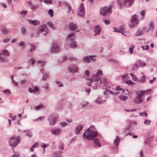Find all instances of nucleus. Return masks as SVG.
<instances>
[{
    "label": "nucleus",
    "instance_id": "1",
    "mask_svg": "<svg viewBox=\"0 0 157 157\" xmlns=\"http://www.w3.org/2000/svg\"><path fill=\"white\" fill-rule=\"evenodd\" d=\"M86 129L82 135V137L84 139L88 140H93L95 144V147H101V144L97 137L98 136V133L95 131H88Z\"/></svg>",
    "mask_w": 157,
    "mask_h": 157
},
{
    "label": "nucleus",
    "instance_id": "2",
    "mask_svg": "<svg viewBox=\"0 0 157 157\" xmlns=\"http://www.w3.org/2000/svg\"><path fill=\"white\" fill-rule=\"evenodd\" d=\"M145 93V91L141 90L136 93L137 96L134 98V102L136 104L142 103L144 101V99L143 96Z\"/></svg>",
    "mask_w": 157,
    "mask_h": 157
},
{
    "label": "nucleus",
    "instance_id": "3",
    "mask_svg": "<svg viewBox=\"0 0 157 157\" xmlns=\"http://www.w3.org/2000/svg\"><path fill=\"white\" fill-rule=\"evenodd\" d=\"M133 1L134 0H118V5L120 8L129 7L131 6Z\"/></svg>",
    "mask_w": 157,
    "mask_h": 157
},
{
    "label": "nucleus",
    "instance_id": "4",
    "mask_svg": "<svg viewBox=\"0 0 157 157\" xmlns=\"http://www.w3.org/2000/svg\"><path fill=\"white\" fill-rule=\"evenodd\" d=\"M75 33H71L67 36V40L71 41L70 47L73 48L77 47L76 42L75 41Z\"/></svg>",
    "mask_w": 157,
    "mask_h": 157
},
{
    "label": "nucleus",
    "instance_id": "5",
    "mask_svg": "<svg viewBox=\"0 0 157 157\" xmlns=\"http://www.w3.org/2000/svg\"><path fill=\"white\" fill-rule=\"evenodd\" d=\"M9 140V144L12 147H15L19 143L20 141L19 137L14 136L10 138Z\"/></svg>",
    "mask_w": 157,
    "mask_h": 157
},
{
    "label": "nucleus",
    "instance_id": "6",
    "mask_svg": "<svg viewBox=\"0 0 157 157\" xmlns=\"http://www.w3.org/2000/svg\"><path fill=\"white\" fill-rule=\"evenodd\" d=\"M146 65V63L145 62L141 60H139L135 63L133 68L134 69H137L140 67H144Z\"/></svg>",
    "mask_w": 157,
    "mask_h": 157
},
{
    "label": "nucleus",
    "instance_id": "7",
    "mask_svg": "<svg viewBox=\"0 0 157 157\" xmlns=\"http://www.w3.org/2000/svg\"><path fill=\"white\" fill-rule=\"evenodd\" d=\"M45 31V33L44 35L45 36L46 34L48 33V30L47 29L46 25L45 24L40 25L38 28L36 34L39 35L40 33H42Z\"/></svg>",
    "mask_w": 157,
    "mask_h": 157
},
{
    "label": "nucleus",
    "instance_id": "8",
    "mask_svg": "<svg viewBox=\"0 0 157 157\" xmlns=\"http://www.w3.org/2000/svg\"><path fill=\"white\" fill-rule=\"evenodd\" d=\"M100 14L103 16L109 15L111 13L110 9L109 7H103L100 10Z\"/></svg>",
    "mask_w": 157,
    "mask_h": 157
},
{
    "label": "nucleus",
    "instance_id": "9",
    "mask_svg": "<svg viewBox=\"0 0 157 157\" xmlns=\"http://www.w3.org/2000/svg\"><path fill=\"white\" fill-rule=\"evenodd\" d=\"M137 18V16L135 15L132 17L131 21V24L129 25L130 27L131 28L133 27L138 24V21Z\"/></svg>",
    "mask_w": 157,
    "mask_h": 157
},
{
    "label": "nucleus",
    "instance_id": "10",
    "mask_svg": "<svg viewBox=\"0 0 157 157\" xmlns=\"http://www.w3.org/2000/svg\"><path fill=\"white\" fill-rule=\"evenodd\" d=\"M85 13L83 3L80 4L78 11V15L81 17H83Z\"/></svg>",
    "mask_w": 157,
    "mask_h": 157
},
{
    "label": "nucleus",
    "instance_id": "11",
    "mask_svg": "<svg viewBox=\"0 0 157 157\" xmlns=\"http://www.w3.org/2000/svg\"><path fill=\"white\" fill-rule=\"evenodd\" d=\"M78 66L75 65H70L68 68V70L71 72L74 73L78 72Z\"/></svg>",
    "mask_w": 157,
    "mask_h": 157
},
{
    "label": "nucleus",
    "instance_id": "12",
    "mask_svg": "<svg viewBox=\"0 0 157 157\" xmlns=\"http://www.w3.org/2000/svg\"><path fill=\"white\" fill-rule=\"evenodd\" d=\"M51 133L56 136L59 135L62 133V130L60 128L53 129L51 130Z\"/></svg>",
    "mask_w": 157,
    "mask_h": 157
},
{
    "label": "nucleus",
    "instance_id": "13",
    "mask_svg": "<svg viewBox=\"0 0 157 157\" xmlns=\"http://www.w3.org/2000/svg\"><path fill=\"white\" fill-rule=\"evenodd\" d=\"M48 120L49 121L50 125H52L56 123V117L51 116L48 119Z\"/></svg>",
    "mask_w": 157,
    "mask_h": 157
},
{
    "label": "nucleus",
    "instance_id": "14",
    "mask_svg": "<svg viewBox=\"0 0 157 157\" xmlns=\"http://www.w3.org/2000/svg\"><path fill=\"white\" fill-rule=\"evenodd\" d=\"M59 47L56 44H54L51 48V51L53 52H59Z\"/></svg>",
    "mask_w": 157,
    "mask_h": 157
},
{
    "label": "nucleus",
    "instance_id": "15",
    "mask_svg": "<svg viewBox=\"0 0 157 157\" xmlns=\"http://www.w3.org/2000/svg\"><path fill=\"white\" fill-rule=\"evenodd\" d=\"M83 128V126L82 124H79L77 126L74 130V132L76 134H78L79 133V132L82 130Z\"/></svg>",
    "mask_w": 157,
    "mask_h": 157
},
{
    "label": "nucleus",
    "instance_id": "16",
    "mask_svg": "<svg viewBox=\"0 0 157 157\" xmlns=\"http://www.w3.org/2000/svg\"><path fill=\"white\" fill-rule=\"evenodd\" d=\"M95 33V36L99 35L101 31V28L99 25L96 26L94 28Z\"/></svg>",
    "mask_w": 157,
    "mask_h": 157
},
{
    "label": "nucleus",
    "instance_id": "17",
    "mask_svg": "<svg viewBox=\"0 0 157 157\" xmlns=\"http://www.w3.org/2000/svg\"><path fill=\"white\" fill-rule=\"evenodd\" d=\"M29 24L36 26L40 24V22L38 20H31L27 19Z\"/></svg>",
    "mask_w": 157,
    "mask_h": 157
},
{
    "label": "nucleus",
    "instance_id": "18",
    "mask_svg": "<svg viewBox=\"0 0 157 157\" xmlns=\"http://www.w3.org/2000/svg\"><path fill=\"white\" fill-rule=\"evenodd\" d=\"M1 52L2 54L6 56H9L10 54V52L6 49H4L2 50Z\"/></svg>",
    "mask_w": 157,
    "mask_h": 157
},
{
    "label": "nucleus",
    "instance_id": "19",
    "mask_svg": "<svg viewBox=\"0 0 157 157\" xmlns=\"http://www.w3.org/2000/svg\"><path fill=\"white\" fill-rule=\"evenodd\" d=\"M120 141V139L118 136H116V139L114 140V144L115 147V149L118 146V144Z\"/></svg>",
    "mask_w": 157,
    "mask_h": 157
},
{
    "label": "nucleus",
    "instance_id": "20",
    "mask_svg": "<svg viewBox=\"0 0 157 157\" xmlns=\"http://www.w3.org/2000/svg\"><path fill=\"white\" fill-rule=\"evenodd\" d=\"M105 100H102L100 98H98L95 100V102L96 103L98 104H101L105 102Z\"/></svg>",
    "mask_w": 157,
    "mask_h": 157
},
{
    "label": "nucleus",
    "instance_id": "21",
    "mask_svg": "<svg viewBox=\"0 0 157 157\" xmlns=\"http://www.w3.org/2000/svg\"><path fill=\"white\" fill-rule=\"evenodd\" d=\"M119 98L121 101H125L127 100L128 97L126 96L121 95L119 96Z\"/></svg>",
    "mask_w": 157,
    "mask_h": 157
},
{
    "label": "nucleus",
    "instance_id": "22",
    "mask_svg": "<svg viewBox=\"0 0 157 157\" xmlns=\"http://www.w3.org/2000/svg\"><path fill=\"white\" fill-rule=\"evenodd\" d=\"M69 26V29L71 30H74L76 28L75 25L72 22L70 23Z\"/></svg>",
    "mask_w": 157,
    "mask_h": 157
},
{
    "label": "nucleus",
    "instance_id": "23",
    "mask_svg": "<svg viewBox=\"0 0 157 157\" xmlns=\"http://www.w3.org/2000/svg\"><path fill=\"white\" fill-rule=\"evenodd\" d=\"M144 33V31L141 29H139L136 33L135 36H139L142 35Z\"/></svg>",
    "mask_w": 157,
    "mask_h": 157
},
{
    "label": "nucleus",
    "instance_id": "24",
    "mask_svg": "<svg viewBox=\"0 0 157 157\" xmlns=\"http://www.w3.org/2000/svg\"><path fill=\"white\" fill-rule=\"evenodd\" d=\"M149 29L150 31H152L154 28V23L153 21L151 22L149 25Z\"/></svg>",
    "mask_w": 157,
    "mask_h": 157
},
{
    "label": "nucleus",
    "instance_id": "25",
    "mask_svg": "<svg viewBox=\"0 0 157 157\" xmlns=\"http://www.w3.org/2000/svg\"><path fill=\"white\" fill-rule=\"evenodd\" d=\"M115 90L116 91H118L119 90H122V93H124L125 91H126L127 93L128 92V90H127L123 89H122L121 88V87H120V86H119L116 87L115 88Z\"/></svg>",
    "mask_w": 157,
    "mask_h": 157
},
{
    "label": "nucleus",
    "instance_id": "26",
    "mask_svg": "<svg viewBox=\"0 0 157 157\" xmlns=\"http://www.w3.org/2000/svg\"><path fill=\"white\" fill-rule=\"evenodd\" d=\"M48 76V75L47 73H44L43 75L42 79L44 81H45L47 80Z\"/></svg>",
    "mask_w": 157,
    "mask_h": 157
},
{
    "label": "nucleus",
    "instance_id": "27",
    "mask_svg": "<svg viewBox=\"0 0 157 157\" xmlns=\"http://www.w3.org/2000/svg\"><path fill=\"white\" fill-rule=\"evenodd\" d=\"M65 6L67 7V8L68 9L67 13H70L71 10V8L69 4L67 2H66L65 3Z\"/></svg>",
    "mask_w": 157,
    "mask_h": 157
},
{
    "label": "nucleus",
    "instance_id": "28",
    "mask_svg": "<svg viewBox=\"0 0 157 157\" xmlns=\"http://www.w3.org/2000/svg\"><path fill=\"white\" fill-rule=\"evenodd\" d=\"M83 60L84 61L87 63H89L90 62V60L89 56H88L84 57L83 58Z\"/></svg>",
    "mask_w": 157,
    "mask_h": 157
},
{
    "label": "nucleus",
    "instance_id": "29",
    "mask_svg": "<svg viewBox=\"0 0 157 157\" xmlns=\"http://www.w3.org/2000/svg\"><path fill=\"white\" fill-rule=\"evenodd\" d=\"M7 61L6 59L4 57H2L1 56L0 53V62H4Z\"/></svg>",
    "mask_w": 157,
    "mask_h": 157
},
{
    "label": "nucleus",
    "instance_id": "30",
    "mask_svg": "<svg viewBox=\"0 0 157 157\" xmlns=\"http://www.w3.org/2000/svg\"><path fill=\"white\" fill-rule=\"evenodd\" d=\"M28 13V12L26 10L21 11L19 12L20 14L22 16H25Z\"/></svg>",
    "mask_w": 157,
    "mask_h": 157
},
{
    "label": "nucleus",
    "instance_id": "31",
    "mask_svg": "<svg viewBox=\"0 0 157 157\" xmlns=\"http://www.w3.org/2000/svg\"><path fill=\"white\" fill-rule=\"evenodd\" d=\"M44 107V105H43L41 104L39 105L36 106L35 107V109L36 110H38L41 109L43 108Z\"/></svg>",
    "mask_w": 157,
    "mask_h": 157
},
{
    "label": "nucleus",
    "instance_id": "32",
    "mask_svg": "<svg viewBox=\"0 0 157 157\" xmlns=\"http://www.w3.org/2000/svg\"><path fill=\"white\" fill-rule=\"evenodd\" d=\"M38 5H31V9L33 10H35L38 8Z\"/></svg>",
    "mask_w": 157,
    "mask_h": 157
},
{
    "label": "nucleus",
    "instance_id": "33",
    "mask_svg": "<svg viewBox=\"0 0 157 157\" xmlns=\"http://www.w3.org/2000/svg\"><path fill=\"white\" fill-rule=\"evenodd\" d=\"M88 104V102L86 101H83L81 103V106L82 107L86 106Z\"/></svg>",
    "mask_w": 157,
    "mask_h": 157
},
{
    "label": "nucleus",
    "instance_id": "34",
    "mask_svg": "<svg viewBox=\"0 0 157 157\" xmlns=\"http://www.w3.org/2000/svg\"><path fill=\"white\" fill-rule=\"evenodd\" d=\"M26 30V29L25 27H23L21 28V34L23 35H24L25 33Z\"/></svg>",
    "mask_w": 157,
    "mask_h": 157
},
{
    "label": "nucleus",
    "instance_id": "35",
    "mask_svg": "<svg viewBox=\"0 0 157 157\" xmlns=\"http://www.w3.org/2000/svg\"><path fill=\"white\" fill-rule=\"evenodd\" d=\"M2 32L3 34L7 35L9 32V30L6 28H3L2 30Z\"/></svg>",
    "mask_w": 157,
    "mask_h": 157
},
{
    "label": "nucleus",
    "instance_id": "36",
    "mask_svg": "<svg viewBox=\"0 0 157 157\" xmlns=\"http://www.w3.org/2000/svg\"><path fill=\"white\" fill-rule=\"evenodd\" d=\"M93 80H95V81L98 82L100 81V77L99 76L96 75L93 78Z\"/></svg>",
    "mask_w": 157,
    "mask_h": 157
},
{
    "label": "nucleus",
    "instance_id": "37",
    "mask_svg": "<svg viewBox=\"0 0 157 157\" xmlns=\"http://www.w3.org/2000/svg\"><path fill=\"white\" fill-rule=\"evenodd\" d=\"M87 81L86 82V84L89 86H91V83L92 82V80L91 79H88L86 78Z\"/></svg>",
    "mask_w": 157,
    "mask_h": 157
},
{
    "label": "nucleus",
    "instance_id": "38",
    "mask_svg": "<svg viewBox=\"0 0 157 157\" xmlns=\"http://www.w3.org/2000/svg\"><path fill=\"white\" fill-rule=\"evenodd\" d=\"M130 75L132 77V79L133 80L136 81L137 80V79H138L137 78L136 76L135 75H134L132 73H131Z\"/></svg>",
    "mask_w": 157,
    "mask_h": 157
},
{
    "label": "nucleus",
    "instance_id": "39",
    "mask_svg": "<svg viewBox=\"0 0 157 157\" xmlns=\"http://www.w3.org/2000/svg\"><path fill=\"white\" fill-rule=\"evenodd\" d=\"M59 125L62 127H64L67 125V123L65 122H62L59 123Z\"/></svg>",
    "mask_w": 157,
    "mask_h": 157
},
{
    "label": "nucleus",
    "instance_id": "40",
    "mask_svg": "<svg viewBox=\"0 0 157 157\" xmlns=\"http://www.w3.org/2000/svg\"><path fill=\"white\" fill-rule=\"evenodd\" d=\"M24 132H25V135L26 136H28L29 137L31 136L32 134L29 130L24 131Z\"/></svg>",
    "mask_w": 157,
    "mask_h": 157
},
{
    "label": "nucleus",
    "instance_id": "41",
    "mask_svg": "<svg viewBox=\"0 0 157 157\" xmlns=\"http://www.w3.org/2000/svg\"><path fill=\"white\" fill-rule=\"evenodd\" d=\"M140 115L141 116L146 117L147 116V113H146L145 112H143L140 113Z\"/></svg>",
    "mask_w": 157,
    "mask_h": 157
},
{
    "label": "nucleus",
    "instance_id": "42",
    "mask_svg": "<svg viewBox=\"0 0 157 157\" xmlns=\"http://www.w3.org/2000/svg\"><path fill=\"white\" fill-rule=\"evenodd\" d=\"M47 24L50 27H51L53 29H55L54 26L53 24L51 21L48 22Z\"/></svg>",
    "mask_w": 157,
    "mask_h": 157
},
{
    "label": "nucleus",
    "instance_id": "43",
    "mask_svg": "<svg viewBox=\"0 0 157 157\" xmlns=\"http://www.w3.org/2000/svg\"><path fill=\"white\" fill-rule=\"evenodd\" d=\"M3 92L6 94L9 95L11 94V91L9 90H5L2 91Z\"/></svg>",
    "mask_w": 157,
    "mask_h": 157
},
{
    "label": "nucleus",
    "instance_id": "44",
    "mask_svg": "<svg viewBox=\"0 0 157 157\" xmlns=\"http://www.w3.org/2000/svg\"><path fill=\"white\" fill-rule=\"evenodd\" d=\"M134 48V45H132L131 47L129 48V51L131 54H132L133 52V49Z\"/></svg>",
    "mask_w": 157,
    "mask_h": 157
},
{
    "label": "nucleus",
    "instance_id": "45",
    "mask_svg": "<svg viewBox=\"0 0 157 157\" xmlns=\"http://www.w3.org/2000/svg\"><path fill=\"white\" fill-rule=\"evenodd\" d=\"M48 14L51 17H52L53 16V12L52 9H50L48 12Z\"/></svg>",
    "mask_w": 157,
    "mask_h": 157
},
{
    "label": "nucleus",
    "instance_id": "46",
    "mask_svg": "<svg viewBox=\"0 0 157 157\" xmlns=\"http://www.w3.org/2000/svg\"><path fill=\"white\" fill-rule=\"evenodd\" d=\"M59 148L61 150H63L64 146L63 144L62 143H60L59 146Z\"/></svg>",
    "mask_w": 157,
    "mask_h": 157
},
{
    "label": "nucleus",
    "instance_id": "47",
    "mask_svg": "<svg viewBox=\"0 0 157 157\" xmlns=\"http://www.w3.org/2000/svg\"><path fill=\"white\" fill-rule=\"evenodd\" d=\"M56 82L59 87L63 86V85L61 82H60L58 81H56Z\"/></svg>",
    "mask_w": 157,
    "mask_h": 157
},
{
    "label": "nucleus",
    "instance_id": "48",
    "mask_svg": "<svg viewBox=\"0 0 157 157\" xmlns=\"http://www.w3.org/2000/svg\"><path fill=\"white\" fill-rule=\"evenodd\" d=\"M94 127L93 126H91L88 128L87 129H88V131H94Z\"/></svg>",
    "mask_w": 157,
    "mask_h": 157
},
{
    "label": "nucleus",
    "instance_id": "49",
    "mask_svg": "<svg viewBox=\"0 0 157 157\" xmlns=\"http://www.w3.org/2000/svg\"><path fill=\"white\" fill-rule=\"evenodd\" d=\"M151 121L150 120L146 119L144 121V124L147 125H149L150 124Z\"/></svg>",
    "mask_w": 157,
    "mask_h": 157
},
{
    "label": "nucleus",
    "instance_id": "50",
    "mask_svg": "<svg viewBox=\"0 0 157 157\" xmlns=\"http://www.w3.org/2000/svg\"><path fill=\"white\" fill-rule=\"evenodd\" d=\"M146 80V78L145 75L143 76L141 79L140 80V81H141V82H144Z\"/></svg>",
    "mask_w": 157,
    "mask_h": 157
},
{
    "label": "nucleus",
    "instance_id": "51",
    "mask_svg": "<svg viewBox=\"0 0 157 157\" xmlns=\"http://www.w3.org/2000/svg\"><path fill=\"white\" fill-rule=\"evenodd\" d=\"M31 46V48L30 49V51L32 52L34 51L35 49V46L32 44H30Z\"/></svg>",
    "mask_w": 157,
    "mask_h": 157
},
{
    "label": "nucleus",
    "instance_id": "52",
    "mask_svg": "<svg viewBox=\"0 0 157 157\" xmlns=\"http://www.w3.org/2000/svg\"><path fill=\"white\" fill-rule=\"evenodd\" d=\"M10 40L8 38H6L3 39L2 40V41L4 43H6L8 42Z\"/></svg>",
    "mask_w": 157,
    "mask_h": 157
},
{
    "label": "nucleus",
    "instance_id": "53",
    "mask_svg": "<svg viewBox=\"0 0 157 157\" xmlns=\"http://www.w3.org/2000/svg\"><path fill=\"white\" fill-rule=\"evenodd\" d=\"M46 145L44 143H42L41 144V146L42 147L43 149V151L44 152V151L46 147Z\"/></svg>",
    "mask_w": 157,
    "mask_h": 157
},
{
    "label": "nucleus",
    "instance_id": "54",
    "mask_svg": "<svg viewBox=\"0 0 157 157\" xmlns=\"http://www.w3.org/2000/svg\"><path fill=\"white\" fill-rule=\"evenodd\" d=\"M90 75V72L88 70H86L85 71V73L84 75V76H88Z\"/></svg>",
    "mask_w": 157,
    "mask_h": 157
},
{
    "label": "nucleus",
    "instance_id": "55",
    "mask_svg": "<svg viewBox=\"0 0 157 157\" xmlns=\"http://www.w3.org/2000/svg\"><path fill=\"white\" fill-rule=\"evenodd\" d=\"M97 74L98 75H101L102 74V71L101 70H98L97 72Z\"/></svg>",
    "mask_w": 157,
    "mask_h": 157
},
{
    "label": "nucleus",
    "instance_id": "56",
    "mask_svg": "<svg viewBox=\"0 0 157 157\" xmlns=\"http://www.w3.org/2000/svg\"><path fill=\"white\" fill-rule=\"evenodd\" d=\"M33 90V93H35V92L38 91L39 90V88L35 86Z\"/></svg>",
    "mask_w": 157,
    "mask_h": 157
},
{
    "label": "nucleus",
    "instance_id": "57",
    "mask_svg": "<svg viewBox=\"0 0 157 157\" xmlns=\"http://www.w3.org/2000/svg\"><path fill=\"white\" fill-rule=\"evenodd\" d=\"M133 83V82L131 80H129L128 81H126V83L128 85H131Z\"/></svg>",
    "mask_w": 157,
    "mask_h": 157
},
{
    "label": "nucleus",
    "instance_id": "58",
    "mask_svg": "<svg viewBox=\"0 0 157 157\" xmlns=\"http://www.w3.org/2000/svg\"><path fill=\"white\" fill-rule=\"evenodd\" d=\"M104 22L106 25H109L110 23V21L109 20H105Z\"/></svg>",
    "mask_w": 157,
    "mask_h": 157
},
{
    "label": "nucleus",
    "instance_id": "59",
    "mask_svg": "<svg viewBox=\"0 0 157 157\" xmlns=\"http://www.w3.org/2000/svg\"><path fill=\"white\" fill-rule=\"evenodd\" d=\"M43 119H44L43 117H39V118H38L36 119V120H34V121H37L38 120L42 121L43 120Z\"/></svg>",
    "mask_w": 157,
    "mask_h": 157
},
{
    "label": "nucleus",
    "instance_id": "60",
    "mask_svg": "<svg viewBox=\"0 0 157 157\" xmlns=\"http://www.w3.org/2000/svg\"><path fill=\"white\" fill-rule=\"evenodd\" d=\"M96 56H90L89 57L90 58V59H91L92 61H95V60H96L95 59H94V58H93V57H95Z\"/></svg>",
    "mask_w": 157,
    "mask_h": 157
},
{
    "label": "nucleus",
    "instance_id": "61",
    "mask_svg": "<svg viewBox=\"0 0 157 157\" xmlns=\"http://www.w3.org/2000/svg\"><path fill=\"white\" fill-rule=\"evenodd\" d=\"M11 157H19V155L16 153H14Z\"/></svg>",
    "mask_w": 157,
    "mask_h": 157
},
{
    "label": "nucleus",
    "instance_id": "62",
    "mask_svg": "<svg viewBox=\"0 0 157 157\" xmlns=\"http://www.w3.org/2000/svg\"><path fill=\"white\" fill-rule=\"evenodd\" d=\"M140 15L142 17H144L145 15V11H142L140 13Z\"/></svg>",
    "mask_w": 157,
    "mask_h": 157
},
{
    "label": "nucleus",
    "instance_id": "63",
    "mask_svg": "<svg viewBox=\"0 0 157 157\" xmlns=\"http://www.w3.org/2000/svg\"><path fill=\"white\" fill-rule=\"evenodd\" d=\"M38 144L37 143H35L33 145V146H32V148L37 147H38Z\"/></svg>",
    "mask_w": 157,
    "mask_h": 157
},
{
    "label": "nucleus",
    "instance_id": "64",
    "mask_svg": "<svg viewBox=\"0 0 157 157\" xmlns=\"http://www.w3.org/2000/svg\"><path fill=\"white\" fill-rule=\"evenodd\" d=\"M43 2L46 4H51V2L49 0H44Z\"/></svg>",
    "mask_w": 157,
    "mask_h": 157
}]
</instances>
